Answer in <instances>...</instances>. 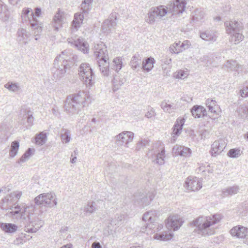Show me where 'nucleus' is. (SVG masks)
<instances>
[{
  "label": "nucleus",
  "mask_w": 248,
  "mask_h": 248,
  "mask_svg": "<svg viewBox=\"0 0 248 248\" xmlns=\"http://www.w3.org/2000/svg\"><path fill=\"white\" fill-rule=\"evenodd\" d=\"M186 4L185 0H175L170 1L167 6L160 5L151 8L146 16V21L152 24L161 19L167 13L173 15L182 13L185 10Z\"/></svg>",
  "instance_id": "obj_1"
},
{
  "label": "nucleus",
  "mask_w": 248,
  "mask_h": 248,
  "mask_svg": "<svg viewBox=\"0 0 248 248\" xmlns=\"http://www.w3.org/2000/svg\"><path fill=\"white\" fill-rule=\"evenodd\" d=\"M221 218L220 214H216L211 217H199L191 223L196 227L194 231L195 232L202 236H209L215 233V230L211 227L217 223Z\"/></svg>",
  "instance_id": "obj_2"
},
{
  "label": "nucleus",
  "mask_w": 248,
  "mask_h": 248,
  "mask_svg": "<svg viewBox=\"0 0 248 248\" xmlns=\"http://www.w3.org/2000/svg\"><path fill=\"white\" fill-rule=\"evenodd\" d=\"M87 98V94L83 91L67 96L64 105L65 111L71 115L78 113L80 108L86 106Z\"/></svg>",
  "instance_id": "obj_3"
},
{
  "label": "nucleus",
  "mask_w": 248,
  "mask_h": 248,
  "mask_svg": "<svg viewBox=\"0 0 248 248\" xmlns=\"http://www.w3.org/2000/svg\"><path fill=\"white\" fill-rule=\"evenodd\" d=\"M68 51L65 50L58 55L54 61V67L56 69L53 72V78L56 80L60 79L64 77L67 69L73 64V62L67 55Z\"/></svg>",
  "instance_id": "obj_4"
},
{
  "label": "nucleus",
  "mask_w": 248,
  "mask_h": 248,
  "mask_svg": "<svg viewBox=\"0 0 248 248\" xmlns=\"http://www.w3.org/2000/svg\"><path fill=\"white\" fill-rule=\"evenodd\" d=\"M224 25L226 33L231 36L230 40L232 42L237 45L243 40L244 26L241 22L233 20L226 21Z\"/></svg>",
  "instance_id": "obj_5"
},
{
  "label": "nucleus",
  "mask_w": 248,
  "mask_h": 248,
  "mask_svg": "<svg viewBox=\"0 0 248 248\" xmlns=\"http://www.w3.org/2000/svg\"><path fill=\"white\" fill-rule=\"evenodd\" d=\"M21 17L23 21L29 20L31 27L35 31L34 33L38 34L42 31L41 24L34 16V13L31 8H24L21 13Z\"/></svg>",
  "instance_id": "obj_6"
},
{
  "label": "nucleus",
  "mask_w": 248,
  "mask_h": 248,
  "mask_svg": "<svg viewBox=\"0 0 248 248\" xmlns=\"http://www.w3.org/2000/svg\"><path fill=\"white\" fill-rule=\"evenodd\" d=\"M157 212L156 210H151L144 214L142 219L145 222L148 221L150 223H146V225L141 228L140 232L147 234H152L155 232L154 231L155 224H153L157 219Z\"/></svg>",
  "instance_id": "obj_7"
},
{
  "label": "nucleus",
  "mask_w": 248,
  "mask_h": 248,
  "mask_svg": "<svg viewBox=\"0 0 248 248\" xmlns=\"http://www.w3.org/2000/svg\"><path fill=\"white\" fill-rule=\"evenodd\" d=\"M78 71L83 81L87 86H92L94 83L95 76L93 69L87 63H82L79 67Z\"/></svg>",
  "instance_id": "obj_8"
},
{
  "label": "nucleus",
  "mask_w": 248,
  "mask_h": 248,
  "mask_svg": "<svg viewBox=\"0 0 248 248\" xmlns=\"http://www.w3.org/2000/svg\"><path fill=\"white\" fill-rule=\"evenodd\" d=\"M92 8V5L82 3L80 5L81 12L76 13L74 15V19L72 24L71 29L73 31H77L82 23L83 19L89 14Z\"/></svg>",
  "instance_id": "obj_9"
},
{
  "label": "nucleus",
  "mask_w": 248,
  "mask_h": 248,
  "mask_svg": "<svg viewBox=\"0 0 248 248\" xmlns=\"http://www.w3.org/2000/svg\"><path fill=\"white\" fill-rule=\"evenodd\" d=\"M55 195L52 193L40 194L34 199L37 205H42L48 207H52L57 204Z\"/></svg>",
  "instance_id": "obj_10"
},
{
  "label": "nucleus",
  "mask_w": 248,
  "mask_h": 248,
  "mask_svg": "<svg viewBox=\"0 0 248 248\" xmlns=\"http://www.w3.org/2000/svg\"><path fill=\"white\" fill-rule=\"evenodd\" d=\"M26 209L27 208L25 207L24 205H17L15 206H11L10 208L11 211L8 213L7 214L9 217H16L17 216L16 215H18L20 216V219L23 221H26L30 219L29 215L25 214Z\"/></svg>",
  "instance_id": "obj_11"
},
{
  "label": "nucleus",
  "mask_w": 248,
  "mask_h": 248,
  "mask_svg": "<svg viewBox=\"0 0 248 248\" xmlns=\"http://www.w3.org/2000/svg\"><path fill=\"white\" fill-rule=\"evenodd\" d=\"M231 235L238 238H244V243L248 244V234L247 228L243 226H236L230 231Z\"/></svg>",
  "instance_id": "obj_12"
},
{
  "label": "nucleus",
  "mask_w": 248,
  "mask_h": 248,
  "mask_svg": "<svg viewBox=\"0 0 248 248\" xmlns=\"http://www.w3.org/2000/svg\"><path fill=\"white\" fill-rule=\"evenodd\" d=\"M184 186L192 191H195L202 187V184L199 178L189 176L187 178Z\"/></svg>",
  "instance_id": "obj_13"
},
{
  "label": "nucleus",
  "mask_w": 248,
  "mask_h": 248,
  "mask_svg": "<svg viewBox=\"0 0 248 248\" xmlns=\"http://www.w3.org/2000/svg\"><path fill=\"white\" fill-rule=\"evenodd\" d=\"M134 138V133L130 131H124L115 137V140L118 144L127 145L131 142Z\"/></svg>",
  "instance_id": "obj_14"
},
{
  "label": "nucleus",
  "mask_w": 248,
  "mask_h": 248,
  "mask_svg": "<svg viewBox=\"0 0 248 248\" xmlns=\"http://www.w3.org/2000/svg\"><path fill=\"white\" fill-rule=\"evenodd\" d=\"M94 55L98 60L99 59H108L107 46L103 42L94 46Z\"/></svg>",
  "instance_id": "obj_15"
},
{
  "label": "nucleus",
  "mask_w": 248,
  "mask_h": 248,
  "mask_svg": "<svg viewBox=\"0 0 248 248\" xmlns=\"http://www.w3.org/2000/svg\"><path fill=\"white\" fill-rule=\"evenodd\" d=\"M116 26V16L115 14H112L109 18L105 20L102 26L103 32L108 33L112 31Z\"/></svg>",
  "instance_id": "obj_16"
},
{
  "label": "nucleus",
  "mask_w": 248,
  "mask_h": 248,
  "mask_svg": "<svg viewBox=\"0 0 248 248\" xmlns=\"http://www.w3.org/2000/svg\"><path fill=\"white\" fill-rule=\"evenodd\" d=\"M183 221L178 215L170 216L168 219L167 226L174 231L178 230L182 225Z\"/></svg>",
  "instance_id": "obj_17"
},
{
  "label": "nucleus",
  "mask_w": 248,
  "mask_h": 248,
  "mask_svg": "<svg viewBox=\"0 0 248 248\" xmlns=\"http://www.w3.org/2000/svg\"><path fill=\"white\" fill-rule=\"evenodd\" d=\"M67 41L84 53H88V44L82 38H78L77 40L68 38Z\"/></svg>",
  "instance_id": "obj_18"
},
{
  "label": "nucleus",
  "mask_w": 248,
  "mask_h": 248,
  "mask_svg": "<svg viewBox=\"0 0 248 248\" xmlns=\"http://www.w3.org/2000/svg\"><path fill=\"white\" fill-rule=\"evenodd\" d=\"M226 146L225 141L222 139L215 141L212 144L211 154L216 156L223 151Z\"/></svg>",
  "instance_id": "obj_19"
},
{
  "label": "nucleus",
  "mask_w": 248,
  "mask_h": 248,
  "mask_svg": "<svg viewBox=\"0 0 248 248\" xmlns=\"http://www.w3.org/2000/svg\"><path fill=\"white\" fill-rule=\"evenodd\" d=\"M173 152L176 155H179L185 157H189L191 155V150L184 146L176 145L173 148Z\"/></svg>",
  "instance_id": "obj_20"
},
{
  "label": "nucleus",
  "mask_w": 248,
  "mask_h": 248,
  "mask_svg": "<svg viewBox=\"0 0 248 248\" xmlns=\"http://www.w3.org/2000/svg\"><path fill=\"white\" fill-rule=\"evenodd\" d=\"M134 198L135 203L143 207L148 205L150 202L153 200L152 197H150V199H149V198L143 194L135 195Z\"/></svg>",
  "instance_id": "obj_21"
},
{
  "label": "nucleus",
  "mask_w": 248,
  "mask_h": 248,
  "mask_svg": "<svg viewBox=\"0 0 248 248\" xmlns=\"http://www.w3.org/2000/svg\"><path fill=\"white\" fill-rule=\"evenodd\" d=\"M64 13L59 10L55 14L53 21L54 30L56 31H58L59 28L62 26V24L64 22Z\"/></svg>",
  "instance_id": "obj_22"
},
{
  "label": "nucleus",
  "mask_w": 248,
  "mask_h": 248,
  "mask_svg": "<svg viewBox=\"0 0 248 248\" xmlns=\"http://www.w3.org/2000/svg\"><path fill=\"white\" fill-rule=\"evenodd\" d=\"M97 62L101 73L104 76H108L109 75L108 59H99L97 60Z\"/></svg>",
  "instance_id": "obj_23"
},
{
  "label": "nucleus",
  "mask_w": 248,
  "mask_h": 248,
  "mask_svg": "<svg viewBox=\"0 0 248 248\" xmlns=\"http://www.w3.org/2000/svg\"><path fill=\"white\" fill-rule=\"evenodd\" d=\"M200 37L206 41L214 42L217 40V36L215 31L207 30L201 32Z\"/></svg>",
  "instance_id": "obj_24"
},
{
  "label": "nucleus",
  "mask_w": 248,
  "mask_h": 248,
  "mask_svg": "<svg viewBox=\"0 0 248 248\" xmlns=\"http://www.w3.org/2000/svg\"><path fill=\"white\" fill-rule=\"evenodd\" d=\"M191 112L195 118H198L205 116L207 115L206 109L201 106H194L191 110Z\"/></svg>",
  "instance_id": "obj_25"
},
{
  "label": "nucleus",
  "mask_w": 248,
  "mask_h": 248,
  "mask_svg": "<svg viewBox=\"0 0 248 248\" xmlns=\"http://www.w3.org/2000/svg\"><path fill=\"white\" fill-rule=\"evenodd\" d=\"M185 120L184 119H177L176 122L173 127V138L174 141H175V138H176L179 135H180L182 132L183 126L184 124Z\"/></svg>",
  "instance_id": "obj_26"
},
{
  "label": "nucleus",
  "mask_w": 248,
  "mask_h": 248,
  "mask_svg": "<svg viewBox=\"0 0 248 248\" xmlns=\"http://www.w3.org/2000/svg\"><path fill=\"white\" fill-rule=\"evenodd\" d=\"M10 17V12L7 6L0 0V19L3 21H7Z\"/></svg>",
  "instance_id": "obj_27"
},
{
  "label": "nucleus",
  "mask_w": 248,
  "mask_h": 248,
  "mask_svg": "<svg viewBox=\"0 0 248 248\" xmlns=\"http://www.w3.org/2000/svg\"><path fill=\"white\" fill-rule=\"evenodd\" d=\"M141 57L138 53L133 56L130 62V65L134 70H139L141 68Z\"/></svg>",
  "instance_id": "obj_28"
},
{
  "label": "nucleus",
  "mask_w": 248,
  "mask_h": 248,
  "mask_svg": "<svg viewBox=\"0 0 248 248\" xmlns=\"http://www.w3.org/2000/svg\"><path fill=\"white\" fill-rule=\"evenodd\" d=\"M155 62V60L153 58H147L142 61L141 69L143 71L149 72L153 69Z\"/></svg>",
  "instance_id": "obj_29"
},
{
  "label": "nucleus",
  "mask_w": 248,
  "mask_h": 248,
  "mask_svg": "<svg viewBox=\"0 0 248 248\" xmlns=\"http://www.w3.org/2000/svg\"><path fill=\"white\" fill-rule=\"evenodd\" d=\"M243 65L239 64L235 60H228L223 64V68L233 71L235 68L243 69Z\"/></svg>",
  "instance_id": "obj_30"
},
{
  "label": "nucleus",
  "mask_w": 248,
  "mask_h": 248,
  "mask_svg": "<svg viewBox=\"0 0 248 248\" xmlns=\"http://www.w3.org/2000/svg\"><path fill=\"white\" fill-rule=\"evenodd\" d=\"M0 227L6 233H13L17 230V226L12 223H0Z\"/></svg>",
  "instance_id": "obj_31"
},
{
  "label": "nucleus",
  "mask_w": 248,
  "mask_h": 248,
  "mask_svg": "<svg viewBox=\"0 0 248 248\" xmlns=\"http://www.w3.org/2000/svg\"><path fill=\"white\" fill-rule=\"evenodd\" d=\"M240 190V188L237 186H233L224 188L222 191V194L224 197L232 196L237 194Z\"/></svg>",
  "instance_id": "obj_32"
},
{
  "label": "nucleus",
  "mask_w": 248,
  "mask_h": 248,
  "mask_svg": "<svg viewBox=\"0 0 248 248\" xmlns=\"http://www.w3.org/2000/svg\"><path fill=\"white\" fill-rule=\"evenodd\" d=\"M205 104L209 112L218 114L217 112V109L218 107L217 105V102L215 100L208 98L206 100Z\"/></svg>",
  "instance_id": "obj_33"
},
{
  "label": "nucleus",
  "mask_w": 248,
  "mask_h": 248,
  "mask_svg": "<svg viewBox=\"0 0 248 248\" xmlns=\"http://www.w3.org/2000/svg\"><path fill=\"white\" fill-rule=\"evenodd\" d=\"M237 112L238 115L242 118H248V102L240 105L237 108Z\"/></svg>",
  "instance_id": "obj_34"
},
{
  "label": "nucleus",
  "mask_w": 248,
  "mask_h": 248,
  "mask_svg": "<svg viewBox=\"0 0 248 248\" xmlns=\"http://www.w3.org/2000/svg\"><path fill=\"white\" fill-rule=\"evenodd\" d=\"M173 236V234L171 232H164L160 233H155L154 235V238L161 241H168L171 240Z\"/></svg>",
  "instance_id": "obj_35"
},
{
  "label": "nucleus",
  "mask_w": 248,
  "mask_h": 248,
  "mask_svg": "<svg viewBox=\"0 0 248 248\" xmlns=\"http://www.w3.org/2000/svg\"><path fill=\"white\" fill-rule=\"evenodd\" d=\"M123 66L122 59L120 57L114 58L110 64V68L118 72Z\"/></svg>",
  "instance_id": "obj_36"
},
{
  "label": "nucleus",
  "mask_w": 248,
  "mask_h": 248,
  "mask_svg": "<svg viewBox=\"0 0 248 248\" xmlns=\"http://www.w3.org/2000/svg\"><path fill=\"white\" fill-rule=\"evenodd\" d=\"M17 36L20 41H24L26 43V40L31 36V33L24 28L19 29L17 32Z\"/></svg>",
  "instance_id": "obj_37"
},
{
  "label": "nucleus",
  "mask_w": 248,
  "mask_h": 248,
  "mask_svg": "<svg viewBox=\"0 0 248 248\" xmlns=\"http://www.w3.org/2000/svg\"><path fill=\"white\" fill-rule=\"evenodd\" d=\"M61 138L62 143H67L71 140L70 131L64 128L61 130Z\"/></svg>",
  "instance_id": "obj_38"
},
{
  "label": "nucleus",
  "mask_w": 248,
  "mask_h": 248,
  "mask_svg": "<svg viewBox=\"0 0 248 248\" xmlns=\"http://www.w3.org/2000/svg\"><path fill=\"white\" fill-rule=\"evenodd\" d=\"M161 107L166 112L171 113L177 109V105L168 104L166 102H163L161 104Z\"/></svg>",
  "instance_id": "obj_39"
},
{
  "label": "nucleus",
  "mask_w": 248,
  "mask_h": 248,
  "mask_svg": "<svg viewBox=\"0 0 248 248\" xmlns=\"http://www.w3.org/2000/svg\"><path fill=\"white\" fill-rule=\"evenodd\" d=\"M19 147V143L16 140L13 141L11 143L9 156L11 158L14 157L17 155Z\"/></svg>",
  "instance_id": "obj_40"
},
{
  "label": "nucleus",
  "mask_w": 248,
  "mask_h": 248,
  "mask_svg": "<svg viewBox=\"0 0 248 248\" xmlns=\"http://www.w3.org/2000/svg\"><path fill=\"white\" fill-rule=\"evenodd\" d=\"M46 133L41 132L35 136V143L38 145H43L46 143Z\"/></svg>",
  "instance_id": "obj_41"
},
{
  "label": "nucleus",
  "mask_w": 248,
  "mask_h": 248,
  "mask_svg": "<svg viewBox=\"0 0 248 248\" xmlns=\"http://www.w3.org/2000/svg\"><path fill=\"white\" fill-rule=\"evenodd\" d=\"M34 149H32L30 148H28L25 153L22 155V156L19 159L17 163L21 164L24 163L28 160L31 155L32 154V151H34Z\"/></svg>",
  "instance_id": "obj_42"
},
{
  "label": "nucleus",
  "mask_w": 248,
  "mask_h": 248,
  "mask_svg": "<svg viewBox=\"0 0 248 248\" xmlns=\"http://www.w3.org/2000/svg\"><path fill=\"white\" fill-rule=\"evenodd\" d=\"M95 204L94 202H88L87 204L84 207L83 211L89 214L94 212L97 209Z\"/></svg>",
  "instance_id": "obj_43"
},
{
  "label": "nucleus",
  "mask_w": 248,
  "mask_h": 248,
  "mask_svg": "<svg viewBox=\"0 0 248 248\" xmlns=\"http://www.w3.org/2000/svg\"><path fill=\"white\" fill-rule=\"evenodd\" d=\"M192 20L193 22L199 21L203 18L204 17V12L202 11H200L198 10H195L194 12L192 13Z\"/></svg>",
  "instance_id": "obj_44"
},
{
  "label": "nucleus",
  "mask_w": 248,
  "mask_h": 248,
  "mask_svg": "<svg viewBox=\"0 0 248 248\" xmlns=\"http://www.w3.org/2000/svg\"><path fill=\"white\" fill-rule=\"evenodd\" d=\"M241 150L238 148L230 149L227 153L228 155L231 158H237L241 155Z\"/></svg>",
  "instance_id": "obj_45"
},
{
  "label": "nucleus",
  "mask_w": 248,
  "mask_h": 248,
  "mask_svg": "<svg viewBox=\"0 0 248 248\" xmlns=\"http://www.w3.org/2000/svg\"><path fill=\"white\" fill-rule=\"evenodd\" d=\"M165 157V150H162L161 152L158 153L156 155V158L154 161L159 165H162L164 163V158Z\"/></svg>",
  "instance_id": "obj_46"
},
{
  "label": "nucleus",
  "mask_w": 248,
  "mask_h": 248,
  "mask_svg": "<svg viewBox=\"0 0 248 248\" xmlns=\"http://www.w3.org/2000/svg\"><path fill=\"white\" fill-rule=\"evenodd\" d=\"M4 87L9 90L14 92L17 91L19 89V87L17 83H13L11 82H8L4 85Z\"/></svg>",
  "instance_id": "obj_47"
},
{
  "label": "nucleus",
  "mask_w": 248,
  "mask_h": 248,
  "mask_svg": "<svg viewBox=\"0 0 248 248\" xmlns=\"http://www.w3.org/2000/svg\"><path fill=\"white\" fill-rule=\"evenodd\" d=\"M26 117L27 118V123L29 126H31L33 124L34 118L32 116V112L28 110L27 114H25Z\"/></svg>",
  "instance_id": "obj_48"
},
{
  "label": "nucleus",
  "mask_w": 248,
  "mask_h": 248,
  "mask_svg": "<svg viewBox=\"0 0 248 248\" xmlns=\"http://www.w3.org/2000/svg\"><path fill=\"white\" fill-rule=\"evenodd\" d=\"M199 136L201 140H205L208 139L210 137V132L206 129L201 130L200 131Z\"/></svg>",
  "instance_id": "obj_49"
},
{
  "label": "nucleus",
  "mask_w": 248,
  "mask_h": 248,
  "mask_svg": "<svg viewBox=\"0 0 248 248\" xmlns=\"http://www.w3.org/2000/svg\"><path fill=\"white\" fill-rule=\"evenodd\" d=\"M178 44L180 45V48L182 49V51L188 48L191 45L190 42L188 40H185L183 42L179 41Z\"/></svg>",
  "instance_id": "obj_50"
},
{
  "label": "nucleus",
  "mask_w": 248,
  "mask_h": 248,
  "mask_svg": "<svg viewBox=\"0 0 248 248\" xmlns=\"http://www.w3.org/2000/svg\"><path fill=\"white\" fill-rule=\"evenodd\" d=\"M112 82L113 83V89L114 91H116L119 89L120 86H122L124 84L123 79L119 80V83L117 82V80L114 78L112 80Z\"/></svg>",
  "instance_id": "obj_51"
},
{
  "label": "nucleus",
  "mask_w": 248,
  "mask_h": 248,
  "mask_svg": "<svg viewBox=\"0 0 248 248\" xmlns=\"http://www.w3.org/2000/svg\"><path fill=\"white\" fill-rule=\"evenodd\" d=\"M156 115L155 110L153 108H151L145 114V117L148 118H151Z\"/></svg>",
  "instance_id": "obj_52"
},
{
  "label": "nucleus",
  "mask_w": 248,
  "mask_h": 248,
  "mask_svg": "<svg viewBox=\"0 0 248 248\" xmlns=\"http://www.w3.org/2000/svg\"><path fill=\"white\" fill-rule=\"evenodd\" d=\"M148 143V142L147 140H141L140 142H139L137 144L136 149L137 150H140L141 147L143 146H145Z\"/></svg>",
  "instance_id": "obj_53"
},
{
  "label": "nucleus",
  "mask_w": 248,
  "mask_h": 248,
  "mask_svg": "<svg viewBox=\"0 0 248 248\" xmlns=\"http://www.w3.org/2000/svg\"><path fill=\"white\" fill-rule=\"evenodd\" d=\"M187 72H185L184 71L180 70L179 71L176 76L177 78H184L187 76Z\"/></svg>",
  "instance_id": "obj_54"
},
{
  "label": "nucleus",
  "mask_w": 248,
  "mask_h": 248,
  "mask_svg": "<svg viewBox=\"0 0 248 248\" xmlns=\"http://www.w3.org/2000/svg\"><path fill=\"white\" fill-rule=\"evenodd\" d=\"M170 50L171 53H178L181 51H182V49L181 48H177L176 47V46L173 45L172 46L170 47Z\"/></svg>",
  "instance_id": "obj_55"
},
{
  "label": "nucleus",
  "mask_w": 248,
  "mask_h": 248,
  "mask_svg": "<svg viewBox=\"0 0 248 248\" xmlns=\"http://www.w3.org/2000/svg\"><path fill=\"white\" fill-rule=\"evenodd\" d=\"M241 96L243 97H246L248 96V87H247L246 89L241 90L240 91Z\"/></svg>",
  "instance_id": "obj_56"
},
{
  "label": "nucleus",
  "mask_w": 248,
  "mask_h": 248,
  "mask_svg": "<svg viewBox=\"0 0 248 248\" xmlns=\"http://www.w3.org/2000/svg\"><path fill=\"white\" fill-rule=\"evenodd\" d=\"M9 200V197L7 196L4 198L2 199L0 202V207L1 208H4V206H5V203H7Z\"/></svg>",
  "instance_id": "obj_57"
},
{
  "label": "nucleus",
  "mask_w": 248,
  "mask_h": 248,
  "mask_svg": "<svg viewBox=\"0 0 248 248\" xmlns=\"http://www.w3.org/2000/svg\"><path fill=\"white\" fill-rule=\"evenodd\" d=\"M22 195L21 192L20 191H16L14 192L13 193L11 194L10 197H15L16 199H19Z\"/></svg>",
  "instance_id": "obj_58"
},
{
  "label": "nucleus",
  "mask_w": 248,
  "mask_h": 248,
  "mask_svg": "<svg viewBox=\"0 0 248 248\" xmlns=\"http://www.w3.org/2000/svg\"><path fill=\"white\" fill-rule=\"evenodd\" d=\"M38 230V229L36 228H34V227L33 228H28L27 227H25V231L27 232H35Z\"/></svg>",
  "instance_id": "obj_59"
},
{
  "label": "nucleus",
  "mask_w": 248,
  "mask_h": 248,
  "mask_svg": "<svg viewBox=\"0 0 248 248\" xmlns=\"http://www.w3.org/2000/svg\"><path fill=\"white\" fill-rule=\"evenodd\" d=\"M41 14V10L40 8H36L35 9V13H34V16L39 17Z\"/></svg>",
  "instance_id": "obj_60"
},
{
  "label": "nucleus",
  "mask_w": 248,
  "mask_h": 248,
  "mask_svg": "<svg viewBox=\"0 0 248 248\" xmlns=\"http://www.w3.org/2000/svg\"><path fill=\"white\" fill-rule=\"evenodd\" d=\"M92 248H102V246L99 242H94L92 245Z\"/></svg>",
  "instance_id": "obj_61"
},
{
  "label": "nucleus",
  "mask_w": 248,
  "mask_h": 248,
  "mask_svg": "<svg viewBox=\"0 0 248 248\" xmlns=\"http://www.w3.org/2000/svg\"><path fill=\"white\" fill-rule=\"evenodd\" d=\"M234 72L233 76L235 77L238 76L240 73L242 71V69L235 68L233 71Z\"/></svg>",
  "instance_id": "obj_62"
},
{
  "label": "nucleus",
  "mask_w": 248,
  "mask_h": 248,
  "mask_svg": "<svg viewBox=\"0 0 248 248\" xmlns=\"http://www.w3.org/2000/svg\"><path fill=\"white\" fill-rule=\"evenodd\" d=\"M93 0H84L82 3L92 5Z\"/></svg>",
  "instance_id": "obj_63"
},
{
  "label": "nucleus",
  "mask_w": 248,
  "mask_h": 248,
  "mask_svg": "<svg viewBox=\"0 0 248 248\" xmlns=\"http://www.w3.org/2000/svg\"><path fill=\"white\" fill-rule=\"evenodd\" d=\"M9 1L11 4L15 5L17 4L20 0H9Z\"/></svg>",
  "instance_id": "obj_64"
}]
</instances>
